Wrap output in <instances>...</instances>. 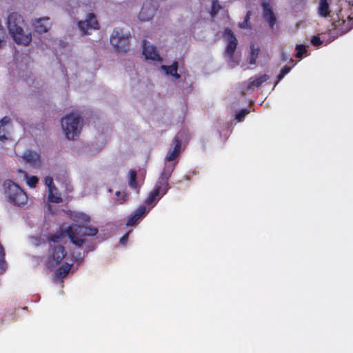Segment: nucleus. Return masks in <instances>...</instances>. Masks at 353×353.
Segmentation results:
<instances>
[{"instance_id":"a878e982","label":"nucleus","mask_w":353,"mask_h":353,"mask_svg":"<svg viewBox=\"0 0 353 353\" xmlns=\"http://www.w3.org/2000/svg\"><path fill=\"white\" fill-rule=\"evenodd\" d=\"M159 197V194L157 192V190H152L148 194V197L145 200V203L146 205H152L153 203H157V202L161 199Z\"/></svg>"},{"instance_id":"f704fd0d","label":"nucleus","mask_w":353,"mask_h":353,"mask_svg":"<svg viewBox=\"0 0 353 353\" xmlns=\"http://www.w3.org/2000/svg\"><path fill=\"white\" fill-rule=\"evenodd\" d=\"M45 184L48 187V191L51 190H57L53 185V179L51 176H46L44 180Z\"/></svg>"},{"instance_id":"39448f33","label":"nucleus","mask_w":353,"mask_h":353,"mask_svg":"<svg viewBox=\"0 0 353 353\" xmlns=\"http://www.w3.org/2000/svg\"><path fill=\"white\" fill-rule=\"evenodd\" d=\"M177 161L172 163H165L161 176L157 181L153 190H157L159 197H163L170 189L169 179L170 178Z\"/></svg>"},{"instance_id":"dca6fc26","label":"nucleus","mask_w":353,"mask_h":353,"mask_svg":"<svg viewBox=\"0 0 353 353\" xmlns=\"http://www.w3.org/2000/svg\"><path fill=\"white\" fill-rule=\"evenodd\" d=\"M49 17H42L36 19L32 25L36 32L39 33H45L50 28L51 23L49 22Z\"/></svg>"},{"instance_id":"a19ab883","label":"nucleus","mask_w":353,"mask_h":353,"mask_svg":"<svg viewBox=\"0 0 353 353\" xmlns=\"http://www.w3.org/2000/svg\"><path fill=\"white\" fill-rule=\"evenodd\" d=\"M281 59L283 61H286V59H287V56H286V54L284 52H282V54H281Z\"/></svg>"},{"instance_id":"58836bf2","label":"nucleus","mask_w":353,"mask_h":353,"mask_svg":"<svg viewBox=\"0 0 353 353\" xmlns=\"http://www.w3.org/2000/svg\"><path fill=\"white\" fill-rule=\"evenodd\" d=\"M5 257V252L3 246L0 243V261H3Z\"/></svg>"},{"instance_id":"473e14b6","label":"nucleus","mask_w":353,"mask_h":353,"mask_svg":"<svg viewBox=\"0 0 353 353\" xmlns=\"http://www.w3.org/2000/svg\"><path fill=\"white\" fill-rule=\"evenodd\" d=\"M250 111L247 109H242L239 112L236 113L235 119L239 121H241L245 115H247Z\"/></svg>"},{"instance_id":"9d476101","label":"nucleus","mask_w":353,"mask_h":353,"mask_svg":"<svg viewBox=\"0 0 353 353\" xmlns=\"http://www.w3.org/2000/svg\"><path fill=\"white\" fill-rule=\"evenodd\" d=\"M12 32H10V35L14 41L17 44L28 46L32 41V36L30 33H26L23 27L12 28Z\"/></svg>"},{"instance_id":"412c9836","label":"nucleus","mask_w":353,"mask_h":353,"mask_svg":"<svg viewBox=\"0 0 353 353\" xmlns=\"http://www.w3.org/2000/svg\"><path fill=\"white\" fill-rule=\"evenodd\" d=\"M137 173L135 170L131 169L129 171V182L128 185L130 188L136 190L137 192L139 190V186L137 182Z\"/></svg>"},{"instance_id":"4c0bfd02","label":"nucleus","mask_w":353,"mask_h":353,"mask_svg":"<svg viewBox=\"0 0 353 353\" xmlns=\"http://www.w3.org/2000/svg\"><path fill=\"white\" fill-rule=\"evenodd\" d=\"M128 235H129V233H126L125 234H124L120 239V243L121 244H125L127 241H128Z\"/></svg>"},{"instance_id":"b1692460","label":"nucleus","mask_w":353,"mask_h":353,"mask_svg":"<svg viewBox=\"0 0 353 353\" xmlns=\"http://www.w3.org/2000/svg\"><path fill=\"white\" fill-rule=\"evenodd\" d=\"M330 7L327 0H320L319 6V14L321 17H327L330 15Z\"/></svg>"},{"instance_id":"a211bd4d","label":"nucleus","mask_w":353,"mask_h":353,"mask_svg":"<svg viewBox=\"0 0 353 353\" xmlns=\"http://www.w3.org/2000/svg\"><path fill=\"white\" fill-rule=\"evenodd\" d=\"M39 158L40 157L37 152L30 150L26 151L23 155V159L33 166L39 165L40 162Z\"/></svg>"},{"instance_id":"f3484780","label":"nucleus","mask_w":353,"mask_h":353,"mask_svg":"<svg viewBox=\"0 0 353 353\" xmlns=\"http://www.w3.org/2000/svg\"><path fill=\"white\" fill-rule=\"evenodd\" d=\"M147 212V210L145 205H140L137 209L134 210V212L130 215L128 218L126 225L127 226H134L135 225L138 221L142 218L144 214Z\"/></svg>"},{"instance_id":"c9c22d12","label":"nucleus","mask_w":353,"mask_h":353,"mask_svg":"<svg viewBox=\"0 0 353 353\" xmlns=\"http://www.w3.org/2000/svg\"><path fill=\"white\" fill-rule=\"evenodd\" d=\"M250 11H248L245 16V18H244V21L240 23L239 26L241 28H247V24H248V22L250 21Z\"/></svg>"},{"instance_id":"f257e3e1","label":"nucleus","mask_w":353,"mask_h":353,"mask_svg":"<svg viewBox=\"0 0 353 353\" xmlns=\"http://www.w3.org/2000/svg\"><path fill=\"white\" fill-rule=\"evenodd\" d=\"M3 188L8 201L12 205L21 207L28 203V198L26 192L12 180L4 181Z\"/></svg>"},{"instance_id":"e433bc0d","label":"nucleus","mask_w":353,"mask_h":353,"mask_svg":"<svg viewBox=\"0 0 353 353\" xmlns=\"http://www.w3.org/2000/svg\"><path fill=\"white\" fill-rule=\"evenodd\" d=\"M311 43L314 46H319L322 43V41L319 36H314L311 39Z\"/></svg>"},{"instance_id":"393cba45","label":"nucleus","mask_w":353,"mask_h":353,"mask_svg":"<svg viewBox=\"0 0 353 353\" xmlns=\"http://www.w3.org/2000/svg\"><path fill=\"white\" fill-rule=\"evenodd\" d=\"M10 119L8 117H4L0 121V140L3 141L8 139L6 136V125L9 123Z\"/></svg>"},{"instance_id":"c85d7f7f","label":"nucleus","mask_w":353,"mask_h":353,"mask_svg":"<svg viewBox=\"0 0 353 353\" xmlns=\"http://www.w3.org/2000/svg\"><path fill=\"white\" fill-rule=\"evenodd\" d=\"M28 185L30 188H35L39 182V179L35 176H28L27 173L24 175Z\"/></svg>"},{"instance_id":"f8f14e48","label":"nucleus","mask_w":353,"mask_h":353,"mask_svg":"<svg viewBox=\"0 0 353 353\" xmlns=\"http://www.w3.org/2000/svg\"><path fill=\"white\" fill-rule=\"evenodd\" d=\"M174 145L172 150H170L167 153L165 158V162H171L175 161L179 156L181 152V140L177 136H175L172 140Z\"/></svg>"},{"instance_id":"f03ea898","label":"nucleus","mask_w":353,"mask_h":353,"mask_svg":"<svg viewBox=\"0 0 353 353\" xmlns=\"http://www.w3.org/2000/svg\"><path fill=\"white\" fill-rule=\"evenodd\" d=\"M98 232L97 228L86 227L79 224L72 225L65 230L70 241L78 247H81L85 242V239L83 237L94 236Z\"/></svg>"},{"instance_id":"5701e85b","label":"nucleus","mask_w":353,"mask_h":353,"mask_svg":"<svg viewBox=\"0 0 353 353\" xmlns=\"http://www.w3.org/2000/svg\"><path fill=\"white\" fill-rule=\"evenodd\" d=\"M259 52L260 49L257 46H256L255 44L250 45V52L248 61L250 65H254L256 63Z\"/></svg>"},{"instance_id":"cd10ccee","label":"nucleus","mask_w":353,"mask_h":353,"mask_svg":"<svg viewBox=\"0 0 353 353\" xmlns=\"http://www.w3.org/2000/svg\"><path fill=\"white\" fill-rule=\"evenodd\" d=\"M221 9V6L220 5L218 0H212V7L210 14L212 17H214L219 10Z\"/></svg>"},{"instance_id":"aec40b11","label":"nucleus","mask_w":353,"mask_h":353,"mask_svg":"<svg viewBox=\"0 0 353 353\" xmlns=\"http://www.w3.org/2000/svg\"><path fill=\"white\" fill-rule=\"evenodd\" d=\"M269 76L268 74H263L258 77H256L255 79H252V78L250 79V82L248 84V88L252 87H259L262 83L267 81L269 79Z\"/></svg>"},{"instance_id":"423d86ee","label":"nucleus","mask_w":353,"mask_h":353,"mask_svg":"<svg viewBox=\"0 0 353 353\" xmlns=\"http://www.w3.org/2000/svg\"><path fill=\"white\" fill-rule=\"evenodd\" d=\"M66 254V250L63 245H57L51 246L46 262L48 268L49 269L54 268L62 261Z\"/></svg>"},{"instance_id":"20e7f679","label":"nucleus","mask_w":353,"mask_h":353,"mask_svg":"<svg viewBox=\"0 0 353 353\" xmlns=\"http://www.w3.org/2000/svg\"><path fill=\"white\" fill-rule=\"evenodd\" d=\"M130 32L125 33L120 28L114 29L110 36V43L117 52H126L130 47Z\"/></svg>"},{"instance_id":"6ab92c4d","label":"nucleus","mask_w":353,"mask_h":353,"mask_svg":"<svg viewBox=\"0 0 353 353\" xmlns=\"http://www.w3.org/2000/svg\"><path fill=\"white\" fill-rule=\"evenodd\" d=\"M161 68L165 72L166 74H170L176 79H179L180 75L177 73L178 63L174 61L171 65H162Z\"/></svg>"},{"instance_id":"4be33fe9","label":"nucleus","mask_w":353,"mask_h":353,"mask_svg":"<svg viewBox=\"0 0 353 353\" xmlns=\"http://www.w3.org/2000/svg\"><path fill=\"white\" fill-rule=\"evenodd\" d=\"M72 267V264L68 263H63L55 272L56 276L59 279L65 277L70 272Z\"/></svg>"},{"instance_id":"7ed1b4c3","label":"nucleus","mask_w":353,"mask_h":353,"mask_svg":"<svg viewBox=\"0 0 353 353\" xmlns=\"http://www.w3.org/2000/svg\"><path fill=\"white\" fill-rule=\"evenodd\" d=\"M61 126L68 139H75L81 130L80 116L74 113L66 115L61 119Z\"/></svg>"},{"instance_id":"0eeeda50","label":"nucleus","mask_w":353,"mask_h":353,"mask_svg":"<svg viewBox=\"0 0 353 353\" xmlns=\"http://www.w3.org/2000/svg\"><path fill=\"white\" fill-rule=\"evenodd\" d=\"M337 19H334L332 23L337 35H342L347 33L353 28V17L350 15L346 17L347 20L345 19V16L340 12L336 14Z\"/></svg>"},{"instance_id":"bb28decb","label":"nucleus","mask_w":353,"mask_h":353,"mask_svg":"<svg viewBox=\"0 0 353 353\" xmlns=\"http://www.w3.org/2000/svg\"><path fill=\"white\" fill-rule=\"evenodd\" d=\"M54 190L50 189V190L48 191L49 192L48 196V201L51 203H59L62 202V198H61V195L58 194H54V192H53Z\"/></svg>"},{"instance_id":"72a5a7b5","label":"nucleus","mask_w":353,"mask_h":353,"mask_svg":"<svg viewBox=\"0 0 353 353\" xmlns=\"http://www.w3.org/2000/svg\"><path fill=\"white\" fill-rule=\"evenodd\" d=\"M291 70V68L289 66H284L281 68L279 74L278 75V81H281L285 74H287Z\"/></svg>"},{"instance_id":"ea45409f","label":"nucleus","mask_w":353,"mask_h":353,"mask_svg":"<svg viewBox=\"0 0 353 353\" xmlns=\"http://www.w3.org/2000/svg\"><path fill=\"white\" fill-rule=\"evenodd\" d=\"M72 258L74 259V261H81V260L83 259V256H81L80 253L77 256H75L74 254H72Z\"/></svg>"},{"instance_id":"7c9ffc66","label":"nucleus","mask_w":353,"mask_h":353,"mask_svg":"<svg viewBox=\"0 0 353 353\" xmlns=\"http://www.w3.org/2000/svg\"><path fill=\"white\" fill-rule=\"evenodd\" d=\"M63 237V234L60 232L59 234H51L48 237V241L53 243H59L61 241Z\"/></svg>"},{"instance_id":"9b49d317","label":"nucleus","mask_w":353,"mask_h":353,"mask_svg":"<svg viewBox=\"0 0 353 353\" xmlns=\"http://www.w3.org/2000/svg\"><path fill=\"white\" fill-rule=\"evenodd\" d=\"M79 28L85 34H88L89 30H97L99 28V23L93 13H90L85 21L79 22Z\"/></svg>"},{"instance_id":"1a4fd4ad","label":"nucleus","mask_w":353,"mask_h":353,"mask_svg":"<svg viewBox=\"0 0 353 353\" xmlns=\"http://www.w3.org/2000/svg\"><path fill=\"white\" fill-rule=\"evenodd\" d=\"M158 5L154 0H149L143 3L139 14V19L141 21L151 20L157 10Z\"/></svg>"},{"instance_id":"ddd939ff","label":"nucleus","mask_w":353,"mask_h":353,"mask_svg":"<svg viewBox=\"0 0 353 353\" xmlns=\"http://www.w3.org/2000/svg\"><path fill=\"white\" fill-rule=\"evenodd\" d=\"M143 54L145 56V59H150L152 61H161L159 53L157 52L154 46L147 44L145 39L143 42Z\"/></svg>"},{"instance_id":"6e6552de","label":"nucleus","mask_w":353,"mask_h":353,"mask_svg":"<svg viewBox=\"0 0 353 353\" xmlns=\"http://www.w3.org/2000/svg\"><path fill=\"white\" fill-rule=\"evenodd\" d=\"M223 37L227 44L225 54L230 59H232L238 44L237 39L232 30L229 28H225Z\"/></svg>"},{"instance_id":"4468645a","label":"nucleus","mask_w":353,"mask_h":353,"mask_svg":"<svg viewBox=\"0 0 353 353\" xmlns=\"http://www.w3.org/2000/svg\"><path fill=\"white\" fill-rule=\"evenodd\" d=\"M263 17L264 19L268 21L270 28H273L276 23V16L270 6L269 2H263Z\"/></svg>"},{"instance_id":"c756f323","label":"nucleus","mask_w":353,"mask_h":353,"mask_svg":"<svg viewBox=\"0 0 353 353\" xmlns=\"http://www.w3.org/2000/svg\"><path fill=\"white\" fill-rule=\"evenodd\" d=\"M74 221L81 222L83 223H87L90 222V217L83 213H78L74 216L73 218Z\"/></svg>"},{"instance_id":"2eb2a0df","label":"nucleus","mask_w":353,"mask_h":353,"mask_svg":"<svg viewBox=\"0 0 353 353\" xmlns=\"http://www.w3.org/2000/svg\"><path fill=\"white\" fill-rule=\"evenodd\" d=\"M8 29L10 32H12V28H21L24 25V20L23 17L17 12H12L8 17Z\"/></svg>"},{"instance_id":"2f4dec72","label":"nucleus","mask_w":353,"mask_h":353,"mask_svg":"<svg viewBox=\"0 0 353 353\" xmlns=\"http://www.w3.org/2000/svg\"><path fill=\"white\" fill-rule=\"evenodd\" d=\"M296 57L297 58H301L303 55V54L306 53L307 50L305 48V46L304 45H297L296 46Z\"/></svg>"}]
</instances>
